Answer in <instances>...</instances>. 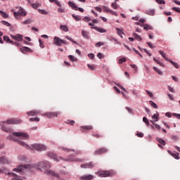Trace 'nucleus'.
Segmentation results:
<instances>
[{"label":"nucleus","instance_id":"1","mask_svg":"<svg viewBox=\"0 0 180 180\" xmlns=\"http://www.w3.org/2000/svg\"><path fill=\"white\" fill-rule=\"evenodd\" d=\"M13 135L15 136V137H18V139H15L13 136H11L12 140H13L14 141H17L20 146H22V147H25V148H30L32 150V148H30L29 145L25 143V142L22 141H20L27 140V139H29V135L27 134L22 132H14L13 133Z\"/></svg>","mask_w":180,"mask_h":180},{"label":"nucleus","instance_id":"2","mask_svg":"<svg viewBox=\"0 0 180 180\" xmlns=\"http://www.w3.org/2000/svg\"><path fill=\"white\" fill-rule=\"evenodd\" d=\"M36 167L37 168V169H39V171H41V172H44V174H45L46 175V172H47V171H50L51 165L48 161H44L37 164Z\"/></svg>","mask_w":180,"mask_h":180},{"label":"nucleus","instance_id":"3","mask_svg":"<svg viewBox=\"0 0 180 180\" xmlns=\"http://www.w3.org/2000/svg\"><path fill=\"white\" fill-rule=\"evenodd\" d=\"M98 176L101 178H108V176H113L115 175V172L113 171H101L97 173Z\"/></svg>","mask_w":180,"mask_h":180},{"label":"nucleus","instance_id":"4","mask_svg":"<svg viewBox=\"0 0 180 180\" xmlns=\"http://www.w3.org/2000/svg\"><path fill=\"white\" fill-rule=\"evenodd\" d=\"M60 159L64 160V161H70V162H84V161H85L84 159L75 158H71V157H69L66 159H64L60 157Z\"/></svg>","mask_w":180,"mask_h":180},{"label":"nucleus","instance_id":"5","mask_svg":"<svg viewBox=\"0 0 180 180\" xmlns=\"http://www.w3.org/2000/svg\"><path fill=\"white\" fill-rule=\"evenodd\" d=\"M32 148H34V150H36L37 151H46V150L47 149V148L41 143L33 144L32 145Z\"/></svg>","mask_w":180,"mask_h":180},{"label":"nucleus","instance_id":"6","mask_svg":"<svg viewBox=\"0 0 180 180\" xmlns=\"http://www.w3.org/2000/svg\"><path fill=\"white\" fill-rule=\"evenodd\" d=\"M46 175H48V176H53L57 179H61L60 174L54 170L49 169V171L46 172Z\"/></svg>","mask_w":180,"mask_h":180},{"label":"nucleus","instance_id":"7","mask_svg":"<svg viewBox=\"0 0 180 180\" xmlns=\"http://www.w3.org/2000/svg\"><path fill=\"white\" fill-rule=\"evenodd\" d=\"M53 42L56 46H63V44H67V42L64 39H60L58 37H55L53 38Z\"/></svg>","mask_w":180,"mask_h":180},{"label":"nucleus","instance_id":"8","mask_svg":"<svg viewBox=\"0 0 180 180\" xmlns=\"http://www.w3.org/2000/svg\"><path fill=\"white\" fill-rule=\"evenodd\" d=\"M13 15L15 18H18V16H19V15L20 16H26L27 13H26V11H25V9H23V8H22V7H20L18 12L15 11L13 13Z\"/></svg>","mask_w":180,"mask_h":180},{"label":"nucleus","instance_id":"9","mask_svg":"<svg viewBox=\"0 0 180 180\" xmlns=\"http://www.w3.org/2000/svg\"><path fill=\"white\" fill-rule=\"evenodd\" d=\"M58 115H60V112H49L44 114V116H46L49 119H51V117H57Z\"/></svg>","mask_w":180,"mask_h":180},{"label":"nucleus","instance_id":"10","mask_svg":"<svg viewBox=\"0 0 180 180\" xmlns=\"http://www.w3.org/2000/svg\"><path fill=\"white\" fill-rule=\"evenodd\" d=\"M106 153H108V149L106 148H101L94 152V155H101V154H106Z\"/></svg>","mask_w":180,"mask_h":180},{"label":"nucleus","instance_id":"11","mask_svg":"<svg viewBox=\"0 0 180 180\" xmlns=\"http://www.w3.org/2000/svg\"><path fill=\"white\" fill-rule=\"evenodd\" d=\"M21 122L22 120L11 119L8 120L7 121L4 122V123H7V124H19Z\"/></svg>","mask_w":180,"mask_h":180},{"label":"nucleus","instance_id":"12","mask_svg":"<svg viewBox=\"0 0 180 180\" xmlns=\"http://www.w3.org/2000/svg\"><path fill=\"white\" fill-rule=\"evenodd\" d=\"M27 168H30V165H20L17 168L13 169V171H16L17 172H22L24 169H27Z\"/></svg>","mask_w":180,"mask_h":180},{"label":"nucleus","instance_id":"13","mask_svg":"<svg viewBox=\"0 0 180 180\" xmlns=\"http://www.w3.org/2000/svg\"><path fill=\"white\" fill-rule=\"evenodd\" d=\"M10 36L11 39H13V40H16L17 41H22V40H23V35H21L20 34H17L15 35L11 34Z\"/></svg>","mask_w":180,"mask_h":180},{"label":"nucleus","instance_id":"14","mask_svg":"<svg viewBox=\"0 0 180 180\" xmlns=\"http://www.w3.org/2000/svg\"><path fill=\"white\" fill-rule=\"evenodd\" d=\"M80 167L82 168H94V167H95V164H94L93 162H87V163H84L80 165Z\"/></svg>","mask_w":180,"mask_h":180},{"label":"nucleus","instance_id":"15","mask_svg":"<svg viewBox=\"0 0 180 180\" xmlns=\"http://www.w3.org/2000/svg\"><path fill=\"white\" fill-rule=\"evenodd\" d=\"M20 50L21 53H23V54H25V53H33V51L27 46H23L22 48H20Z\"/></svg>","mask_w":180,"mask_h":180},{"label":"nucleus","instance_id":"16","mask_svg":"<svg viewBox=\"0 0 180 180\" xmlns=\"http://www.w3.org/2000/svg\"><path fill=\"white\" fill-rule=\"evenodd\" d=\"M79 179H81V180H91V179H94V176H92L91 174L84 175V176H80Z\"/></svg>","mask_w":180,"mask_h":180},{"label":"nucleus","instance_id":"17","mask_svg":"<svg viewBox=\"0 0 180 180\" xmlns=\"http://www.w3.org/2000/svg\"><path fill=\"white\" fill-rule=\"evenodd\" d=\"M81 129L82 131H86L88 130H92L94 129V127H92L91 125L82 126Z\"/></svg>","mask_w":180,"mask_h":180},{"label":"nucleus","instance_id":"18","mask_svg":"<svg viewBox=\"0 0 180 180\" xmlns=\"http://www.w3.org/2000/svg\"><path fill=\"white\" fill-rule=\"evenodd\" d=\"M49 157H50V158H52V160H54V161H60V160H58V158H57V155L53 153H49Z\"/></svg>","mask_w":180,"mask_h":180},{"label":"nucleus","instance_id":"19","mask_svg":"<svg viewBox=\"0 0 180 180\" xmlns=\"http://www.w3.org/2000/svg\"><path fill=\"white\" fill-rule=\"evenodd\" d=\"M9 160L5 157H0V164H9Z\"/></svg>","mask_w":180,"mask_h":180},{"label":"nucleus","instance_id":"20","mask_svg":"<svg viewBox=\"0 0 180 180\" xmlns=\"http://www.w3.org/2000/svg\"><path fill=\"white\" fill-rule=\"evenodd\" d=\"M91 29H94L97 32H99V33H106V30L103 28H99L98 27H91Z\"/></svg>","mask_w":180,"mask_h":180},{"label":"nucleus","instance_id":"21","mask_svg":"<svg viewBox=\"0 0 180 180\" xmlns=\"http://www.w3.org/2000/svg\"><path fill=\"white\" fill-rule=\"evenodd\" d=\"M169 154H170V155H172V157H173L174 158H175V160H179V153H172V152L168 150Z\"/></svg>","mask_w":180,"mask_h":180},{"label":"nucleus","instance_id":"22","mask_svg":"<svg viewBox=\"0 0 180 180\" xmlns=\"http://www.w3.org/2000/svg\"><path fill=\"white\" fill-rule=\"evenodd\" d=\"M39 113H40L39 111L32 110V111L27 112V115H28L29 116H36L37 115H39Z\"/></svg>","mask_w":180,"mask_h":180},{"label":"nucleus","instance_id":"23","mask_svg":"<svg viewBox=\"0 0 180 180\" xmlns=\"http://www.w3.org/2000/svg\"><path fill=\"white\" fill-rule=\"evenodd\" d=\"M68 5L69 6H70V8H73L75 11H78V6H77V5H75V4H74L72 1H69Z\"/></svg>","mask_w":180,"mask_h":180},{"label":"nucleus","instance_id":"24","mask_svg":"<svg viewBox=\"0 0 180 180\" xmlns=\"http://www.w3.org/2000/svg\"><path fill=\"white\" fill-rule=\"evenodd\" d=\"M158 53H160V54L162 56V57L166 60V61H169V58H168L166 56H165V53H164L162 51H158Z\"/></svg>","mask_w":180,"mask_h":180},{"label":"nucleus","instance_id":"25","mask_svg":"<svg viewBox=\"0 0 180 180\" xmlns=\"http://www.w3.org/2000/svg\"><path fill=\"white\" fill-rule=\"evenodd\" d=\"M143 26H144L143 27L144 30H153V26L148 24H145Z\"/></svg>","mask_w":180,"mask_h":180},{"label":"nucleus","instance_id":"26","mask_svg":"<svg viewBox=\"0 0 180 180\" xmlns=\"http://www.w3.org/2000/svg\"><path fill=\"white\" fill-rule=\"evenodd\" d=\"M82 34L83 37H85L86 39H89V34H88V32L85 30H82Z\"/></svg>","mask_w":180,"mask_h":180},{"label":"nucleus","instance_id":"27","mask_svg":"<svg viewBox=\"0 0 180 180\" xmlns=\"http://www.w3.org/2000/svg\"><path fill=\"white\" fill-rule=\"evenodd\" d=\"M167 61H169V63H171L173 67H174V68H179V65H178V63L172 61L171 59H169V60Z\"/></svg>","mask_w":180,"mask_h":180},{"label":"nucleus","instance_id":"28","mask_svg":"<svg viewBox=\"0 0 180 180\" xmlns=\"http://www.w3.org/2000/svg\"><path fill=\"white\" fill-rule=\"evenodd\" d=\"M115 30H117V34H119L120 36V37H123V36H122V35L124 34V32H123V31H122V30H120V28H117V27H116Z\"/></svg>","mask_w":180,"mask_h":180},{"label":"nucleus","instance_id":"29","mask_svg":"<svg viewBox=\"0 0 180 180\" xmlns=\"http://www.w3.org/2000/svg\"><path fill=\"white\" fill-rule=\"evenodd\" d=\"M60 30H63V32H68V27L67 25H60Z\"/></svg>","mask_w":180,"mask_h":180},{"label":"nucleus","instance_id":"30","mask_svg":"<svg viewBox=\"0 0 180 180\" xmlns=\"http://www.w3.org/2000/svg\"><path fill=\"white\" fill-rule=\"evenodd\" d=\"M153 61H155V63H156V64H158V65H160V67H164V63H162V62L158 60L157 58H153Z\"/></svg>","mask_w":180,"mask_h":180},{"label":"nucleus","instance_id":"31","mask_svg":"<svg viewBox=\"0 0 180 180\" xmlns=\"http://www.w3.org/2000/svg\"><path fill=\"white\" fill-rule=\"evenodd\" d=\"M149 103H150V106L154 108V109H158V105H157V104L155 103H154L153 101H150Z\"/></svg>","mask_w":180,"mask_h":180},{"label":"nucleus","instance_id":"32","mask_svg":"<svg viewBox=\"0 0 180 180\" xmlns=\"http://www.w3.org/2000/svg\"><path fill=\"white\" fill-rule=\"evenodd\" d=\"M31 6L32 8H33V9H37V8L41 6V5L39 4V3H34L31 4Z\"/></svg>","mask_w":180,"mask_h":180},{"label":"nucleus","instance_id":"33","mask_svg":"<svg viewBox=\"0 0 180 180\" xmlns=\"http://www.w3.org/2000/svg\"><path fill=\"white\" fill-rule=\"evenodd\" d=\"M4 41H7L8 43H13V41L11 40L8 36H4Z\"/></svg>","mask_w":180,"mask_h":180},{"label":"nucleus","instance_id":"34","mask_svg":"<svg viewBox=\"0 0 180 180\" xmlns=\"http://www.w3.org/2000/svg\"><path fill=\"white\" fill-rule=\"evenodd\" d=\"M157 141L159 142L162 146H165V141H164L162 139L160 138H157L156 139Z\"/></svg>","mask_w":180,"mask_h":180},{"label":"nucleus","instance_id":"35","mask_svg":"<svg viewBox=\"0 0 180 180\" xmlns=\"http://www.w3.org/2000/svg\"><path fill=\"white\" fill-rule=\"evenodd\" d=\"M133 36L136 40H138V41H141V37H140L139 34L134 33Z\"/></svg>","mask_w":180,"mask_h":180},{"label":"nucleus","instance_id":"36","mask_svg":"<svg viewBox=\"0 0 180 180\" xmlns=\"http://www.w3.org/2000/svg\"><path fill=\"white\" fill-rule=\"evenodd\" d=\"M155 13V11H154L153 9L149 10L147 11V14L149 15L150 16H154Z\"/></svg>","mask_w":180,"mask_h":180},{"label":"nucleus","instance_id":"37","mask_svg":"<svg viewBox=\"0 0 180 180\" xmlns=\"http://www.w3.org/2000/svg\"><path fill=\"white\" fill-rule=\"evenodd\" d=\"M87 66H88V68L89 70H91V71H94V70H95L96 69V66H95L94 65H89V64H88Z\"/></svg>","mask_w":180,"mask_h":180},{"label":"nucleus","instance_id":"38","mask_svg":"<svg viewBox=\"0 0 180 180\" xmlns=\"http://www.w3.org/2000/svg\"><path fill=\"white\" fill-rule=\"evenodd\" d=\"M0 13H1V16H2V18H4L5 19H8V15L5 12H4V11L0 10Z\"/></svg>","mask_w":180,"mask_h":180},{"label":"nucleus","instance_id":"39","mask_svg":"<svg viewBox=\"0 0 180 180\" xmlns=\"http://www.w3.org/2000/svg\"><path fill=\"white\" fill-rule=\"evenodd\" d=\"M68 58L69 60H70V61H72V62L77 61V58L74 57V56L72 55H69Z\"/></svg>","mask_w":180,"mask_h":180},{"label":"nucleus","instance_id":"40","mask_svg":"<svg viewBox=\"0 0 180 180\" xmlns=\"http://www.w3.org/2000/svg\"><path fill=\"white\" fill-rule=\"evenodd\" d=\"M1 23H2V25H4V26H7V27H11V23L5 21V20H1Z\"/></svg>","mask_w":180,"mask_h":180},{"label":"nucleus","instance_id":"41","mask_svg":"<svg viewBox=\"0 0 180 180\" xmlns=\"http://www.w3.org/2000/svg\"><path fill=\"white\" fill-rule=\"evenodd\" d=\"M153 70L155 71V72L159 74V75H162V72L160 70V69L157 68L156 67H153Z\"/></svg>","mask_w":180,"mask_h":180},{"label":"nucleus","instance_id":"42","mask_svg":"<svg viewBox=\"0 0 180 180\" xmlns=\"http://www.w3.org/2000/svg\"><path fill=\"white\" fill-rule=\"evenodd\" d=\"M103 12H106L107 13H109L110 12V9L108 8L106 6H103Z\"/></svg>","mask_w":180,"mask_h":180},{"label":"nucleus","instance_id":"43","mask_svg":"<svg viewBox=\"0 0 180 180\" xmlns=\"http://www.w3.org/2000/svg\"><path fill=\"white\" fill-rule=\"evenodd\" d=\"M38 12L39 13H41V15H48L49 13L46 11L45 10L38 9Z\"/></svg>","mask_w":180,"mask_h":180},{"label":"nucleus","instance_id":"44","mask_svg":"<svg viewBox=\"0 0 180 180\" xmlns=\"http://www.w3.org/2000/svg\"><path fill=\"white\" fill-rule=\"evenodd\" d=\"M30 23H32V20L31 19H28V20H26L22 22V25H29Z\"/></svg>","mask_w":180,"mask_h":180},{"label":"nucleus","instance_id":"45","mask_svg":"<svg viewBox=\"0 0 180 180\" xmlns=\"http://www.w3.org/2000/svg\"><path fill=\"white\" fill-rule=\"evenodd\" d=\"M39 121H40V118L39 117L30 118V122H39Z\"/></svg>","mask_w":180,"mask_h":180},{"label":"nucleus","instance_id":"46","mask_svg":"<svg viewBox=\"0 0 180 180\" xmlns=\"http://www.w3.org/2000/svg\"><path fill=\"white\" fill-rule=\"evenodd\" d=\"M65 39H67L68 40H70V41H72V43H75V44H77V41H74V39L70 36H66Z\"/></svg>","mask_w":180,"mask_h":180},{"label":"nucleus","instance_id":"47","mask_svg":"<svg viewBox=\"0 0 180 180\" xmlns=\"http://www.w3.org/2000/svg\"><path fill=\"white\" fill-rule=\"evenodd\" d=\"M72 16L76 20V22H79V20H81V18H79L78 15H75V14H72Z\"/></svg>","mask_w":180,"mask_h":180},{"label":"nucleus","instance_id":"48","mask_svg":"<svg viewBox=\"0 0 180 180\" xmlns=\"http://www.w3.org/2000/svg\"><path fill=\"white\" fill-rule=\"evenodd\" d=\"M66 123H68V124H70L71 126H74V124H75V121L68 120Z\"/></svg>","mask_w":180,"mask_h":180},{"label":"nucleus","instance_id":"49","mask_svg":"<svg viewBox=\"0 0 180 180\" xmlns=\"http://www.w3.org/2000/svg\"><path fill=\"white\" fill-rule=\"evenodd\" d=\"M172 11H174V12H177L178 13H180V8L178 7H172Z\"/></svg>","mask_w":180,"mask_h":180},{"label":"nucleus","instance_id":"50","mask_svg":"<svg viewBox=\"0 0 180 180\" xmlns=\"http://www.w3.org/2000/svg\"><path fill=\"white\" fill-rule=\"evenodd\" d=\"M127 60L126 58H122L119 59L118 63L119 64H122V63H126Z\"/></svg>","mask_w":180,"mask_h":180},{"label":"nucleus","instance_id":"51","mask_svg":"<svg viewBox=\"0 0 180 180\" xmlns=\"http://www.w3.org/2000/svg\"><path fill=\"white\" fill-rule=\"evenodd\" d=\"M58 12L59 13H64V12H65V8L60 7L58 8Z\"/></svg>","mask_w":180,"mask_h":180},{"label":"nucleus","instance_id":"52","mask_svg":"<svg viewBox=\"0 0 180 180\" xmlns=\"http://www.w3.org/2000/svg\"><path fill=\"white\" fill-rule=\"evenodd\" d=\"M152 119H154L155 122H158V114H154L152 116Z\"/></svg>","mask_w":180,"mask_h":180},{"label":"nucleus","instance_id":"53","mask_svg":"<svg viewBox=\"0 0 180 180\" xmlns=\"http://www.w3.org/2000/svg\"><path fill=\"white\" fill-rule=\"evenodd\" d=\"M143 122H144V123H146V124H148V126L150 124V122H148V119H147V117H144L143 118Z\"/></svg>","mask_w":180,"mask_h":180},{"label":"nucleus","instance_id":"54","mask_svg":"<svg viewBox=\"0 0 180 180\" xmlns=\"http://www.w3.org/2000/svg\"><path fill=\"white\" fill-rule=\"evenodd\" d=\"M146 92L148 95V96H150V98H153V92H151L148 90H146Z\"/></svg>","mask_w":180,"mask_h":180},{"label":"nucleus","instance_id":"55","mask_svg":"<svg viewBox=\"0 0 180 180\" xmlns=\"http://www.w3.org/2000/svg\"><path fill=\"white\" fill-rule=\"evenodd\" d=\"M39 42L40 48L44 49V44H43V41H41V39H39Z\"/></svg>","mask_w":180,"mask_h":180},{"label":"nucleus","instance_id":"56","mask_svg":"<svg viewBox=\"0 0 180 180\" xmlns=\"http://www.w3.org/2000/svg\"><path fill=\"white\" fill-rule=\"evenodd\" d=\"M156 2L161 5V4H163V5H165V1L164 0H156Z\"/></svg>","mask_w":180,"mask_h":180},{"label":"nucleus","instance_id":"57","mask_svg":"<svg viewBox=\"0 0 180 180\" xmlns=\"http://www.w3.org/2000/svg\"><path fill=\"white\" fill-rule=\"evenodd\" d=\"M89 58H91V60H94L95 58V55L94 53H89L88 54Z\"/></svg>","mask_w":180,"mask_h":180},{"label":"nucleus","instance_id":"58","mask_svg":"<svg viewBox=\"0 0 180 180\" xmlns=\"http://www.w3.org/2000/svg\"><path fill=\"white\" fill-rule=\"evenodd\" d=\"M111 6H112V9H117V5L116 2L112 3L111 4Z\"/></svg>","mask_w":180,"mask_h":180},{"label":"nucleus","instance_id":"59","mask_svg":"<svg viewBox=\"0 0 180 180\" xmlns=\"http://www.w3.org/2000/svg\"><path fill=\"white\" fill-rule=\"evenodd\" d=\"M92 136L96 137V139H99V138L102 137V135H99L98 134H93Z\"/></svg>","mask_w":180,"mask_h":180},{"label":"nucleus","instance_id":"60","mask_svg":"<svg viewBox=\"0 0 180 180\" xmlns=\"http://www.w3.org/2000/svg\"><path fill=\"white\" fill-rule=\"evenodd\" d=\"M1 130H3L4 131H6V132H8V131H9V128H6L5 127V126H2V127H1Z\"/></svg>","mask_w":180,"mask_h":180},{"label":"nucleus","instance_id":"61","mask_svg":"<svg viewBox=\"0 0 180 180\" xmlns=\"http://www.w3.org/2000/svg\"><path fill=\"white\" fill-rule=\"evenodd\" d=\"M101 46H103V42H98L96 44V47H101Z\"/></svg>","mask_w":180,"mask_h":180},{"label":"nucleus","instance_id":"62","mask_svg":"<svg viewBox=\"0 0 180 180\" xmlns=\"http://www.w3.org/2000/svg\"><path fill=\"white\" fill-rule=\"evenodd\" d=\"M154 126L155 127V129H157L158 130H161V126L158 125V124H154Z\"/></svg>","mask_w":180,"mask_h":180},{"label":"nucleus","instance_id":"63","mask_svg":"<svg viewBox=\"0 0 180 180\" xmlns=\"http://www.w3.org/2000/svg\"><path fill=\"white\" fill-rule=\"evenodd\" d=\"M83 20L84 21V22H90V20H91V18H88V17H84V18H83Z\"/></svg>","mask_w":180,"mask_h":180},{"label":"nucleus","instance_id":"64","mask_svg":"<svg viewBox=\"0 0 180 180\" xmlns=\"http://www.w3.org/2000/svg\"><path fill=\"white\" fill-rule=\"evenodd\" d=\"M136 136H138V137H143L144 136V134H143V133H141V132H139V133H137L136 134Z\"/></svg>","mask_w":180,"mask_h":180}]
</instances>
